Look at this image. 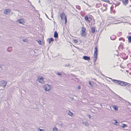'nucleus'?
<instances>
[{
  "label": "nucleus",
  "instance_id": "54",
  "mask_svg": "<svg viewBox=\"0 0 131 131\" xmlns=\"http://www.w3.org/2000/svg\"><path fill=\"white\" fill-rule=\"evenodd\" d=\"M86 4L88 5L86 3Z\"/></svg>",
  "mask_w": 131,
  "mask_h": 131
},
{
  "label": "nucleus",
  "instance_id": "24",
  "mask_svg": "<svg viewBox=\"0 0 131 131\" xmlns=\"http://www.w3.org/2000/svg\"><path fill=\"white\" fill-rule=\"evenodd\" d=\"M38 43L40 45H41L42 44V45H44V41H37Z\"/></svg>",
  "mask_w": 131,
  "mask_h": 131
},
{
  "label": "nucleus",
  "instance_id": "22",
  "mask_svg": "<svg viewBox=\"0 0 131 131\" xmlns=\"http://www.w3.org/2000/svg\"><path fill=\"white\" fill-rule=\"evenodd\" d=\"M113 108L114 109L115 111H117L118 110V108L116 106H113Z\"/></svg>",
  "mask_w": 131,
  "mask_h": 131
},
{
  "label": "nucleus",
  "instance_id": "41",
  "mask_svg": "<svg viewBox=\"0 0 131 131\" xmlns=\"http://www.w3.org/2000/svg\"><path fill=\"white\" fill-rule=\"evenodd\" d=\"M128 56H126V58H124V60H126V59H128Z\"/></svg>",
  "mask_w": 131,
  "mask_h": 131
},
{
  "label": "nucleus",
  "instance_id": "1",
  "mask_svg": "<svg viewBox=\"0 0 131 131\" xmlns=\"http://www.w3.org/2000/svg\"><path fill=\"white\" fill-rule=\"evenodd\" d=\"M86 29L83 27H82L81 31V35L82 36H85L86 35L85 32Z\"/></svg>",
  "mask_w": 131,
  "mask_h": 131
},
{
  "label": "nucleus",
  "instance_id": "36",
  "mask_svg": "<svg viewBox=\"0 0 131 131\" xmlns=\"http://www.w3.org/2000/svg\"><path fill=\"white\" fill-rule=\"evenodd\" d=\"M64 20H65L64 23L65 24H66L67 23V18H65Z\"/></svg>",
  "mask_w": 131,
  "mask_h": 131
},
{
  "label": "nucleus",
  "instance_id": "46",
  "mask_svg": "<svg viewBox=\"0 0 131 131\" xmlns=\"http://www.w3.org/2000/svg\"><path fill=\"white\" fill-rule=\"evenodd\" d=\"M79 41H74V42L75 43H77Z\"/></svg>",
  "mask_w": 131,
  "mask_h": 131
},
{
  "label": "nucleus",
  "instance_id": "6",
  "mask_svg": "<svg viewBox=\"0 0 131 131\" xmlns=\"http://www.w3.org/2000/svg\"><path fill=\"white\" fill-rule=\"evenodd\" d=\"M60 17L62 20H63V19L66 18H67L64 12H63L60 15Z\"/></svg>",
  "mask_w": 131,
  "mask_h": 131
},
{
  "label": "nucleus",
  "instance_id": "23",
  "mask_svg": "<svg viewBox=\"0 0 131 131\" xmlns=\"http://www.w3.org/2000/svg\"><path fill=\"white\" fill-rule=\"evenodd\" d=\"M114 124L116 125H118V123L117 121L116 120H114Z\"/></svg>",
  "mask_w": 131,
  "mask_h": 131
},
{
  "label": "nucleus",
  "instance_id": "47",
  "mask_svg": "<svg viewBox=\"0 0 131 131\" xmlns=\"http://www.w3.org/2000/svg\"><path fill=\"white\" fill-rule=\"evenodd\" d=\"M53 42V41H49V44H50L51 43V42Z\"/></svg>",
  "mask_w": 131,
  "mask_h": 131
},
{
  "label": "nucleus",
  "instance_id": "42",
  "mask_svg": "<svg viewBox=\"0 0 131 131\" xmlns=\"http://www.w3.org/2000/svg\"><path fill=\"white\" fill-rule=\"evenodd\" d=\"M39 130L38 131H44V130L43 129H40L39 128Z\"/></svg>",
  "mask_w": 131,
  "mask_h": 131
},
{
  "label": "nucleus",
  "instance_id": "56",
  "mask_svg": "<svg viewBox=\"0 0 131 131\" xmlns=\"http://www.w3.org/2000/svg\"><path fill=\"white\" fill-rule=\"evenodd\" d=\"M39 41H40L41 40H39Z\"/></svg>",
  "mask_w": 131,
  "mask_h": 131
},
{
  "label": "nucleus",
  "instance_id": "26",
  "mask_svg": "<svg viewBox=\"0 0 131 131\" xmlns=\"http://www.w3.org/2000/svg\"><path fill=\"white\" fill-rule=\"evenodd\" d=\"M122 124V126H121V127H122L123 128H124L127 127V125H126V124Z\"/></svg>",
  "mask_w": 131,
  "mask_h": 131
},
{
  "label": "nucleus",
  "instance_id": "49",
  "mask_svg": "<svg viewBox=\"0 0 131 131\" xmlns=\"http://www.w3.org/2000/svg\"><path fill=\"white\" fill-rule=\"evenodd\" d=\"M23 41H25V40H24V39H23Z\"/></svg>",
  "mask_w": 131,
  "mask_h": 131
},
{
  "label": "nucleus",
  "instance_id": "15",
  "mask_svg": "<svg viewBox=\"0 0 131 131\" xmlns=\"http://www.w3.org/2000/svg\"><path fill=\"white\" fill-rule=\"evenodd\" d=\"M54 37L55 38H57L58 37V35L57 32L56 31H55L54 32Z\"/></svg>",
  "mask_w": 131,
  "mask_h": 131
},
{
  "label": "nucleus",
  "instance_id": "59",
  "mask_svg": "<svg viewBox=\"0 0 131 131\" xmlns=\"http://www.w3.org/2000/svg\"><path fill=\"white\" fill-rule=\"evenodd\" d=\"M130 57H131V56H130Z\"/></svg>",
  "mask_w": 131,
  "mask_h": 131
},
{
  "label": "nucleus",
  "instance_id": "18",
  "mask_svg": "<svg viewBox=\"0 0 131 131\" xmlns=\"http://www.w3.org/2000/svg\"><path fill=\"white\" fill-rule=\"evenodd\" d=\"M115 95L118 97V99L119 100L121 101L123 100V99L122 97H121L120 96H118L117 94H115Z\"/></svg>",
  "mask_w": 131,
  "mask_h": 131
},
{
  "label": "nucleus",
  "instance_id": "16",
  "mask_svg": "<svg viewBox=\"0 0 131 131\" xmlns=\"http://www.w3.org/2000/svg\"><path fill=\"white\" fill-rule=\"evenodd\" d=\"M122 43H121V44L119 45V46L118 47V49H121L122 50H123V45L122 44Z\"/></svg>",
  "mask_w": 131,
  "mask_h": 131
},
{
  "label": "nucleus",
  "instance_id": "31",
  "mask_svg": "<svg viewBox=\"0 0 131 131\" xmlns=\"http://www.w3.org/2000/svg\"><path fill=\"white\" fill-rule=\"evenodd\" d=\"M54 39L52 38H50L49 39V41H53Z\"/></svg>",
  "mask_w": 131,
  "mask_h": 131
},
{
  "label": "nucleus",
  "instance_id": "39",
  "mask_svg": "<svg viewBox=\"0 0 131 131\" xmlns=\"http://www.w3.org/2000/svg\"><path fill=\"white\" fill-rule=\"evenodd\" d=\"M75 79L77 80V81H76L75 80H74V79H72L73 80H74L75 81H79V79H78V78H76Z\"/></svg>",
  "mask_w": 131,
  "mask_h": 131
},
{
  "label": "nucleus",
  "instance_id": "7",
  "mask_svg": "<svg viewBox=\"0 0 131 131\" xmlns=\"http://www.w3.org/2000/svg\"><path fill=\"white\" fill-rule=\"evenodd\" d=\"M110 79L112 80V81L114 82V83L117 84L118 85H119V83L120 80H116L115 79H112L111 78H110Z\"/></svg>",
  "mask_w": 131,
  "mask_h": 131
},
{
  "label": "nucleus",
  "instance_id": "28",
  "mask_svg": "<svg viewBox=\"0 0 131 131\" xmlns=\"http://www.w3.org/2000/svg\"><path fill=\"white\" fill-rule=\"evenodd\" d=\"M127 38H128V41H131V36H128Z\"/></svg>",
  "mask_w": 131,
  "mask_h": 131
},
{
  "label": "nucleus",
  "instance_id": "13",
  "mask_svg": "<svg viewBox=\"0 0 131 131\" xmlns=\"http://www.w3.org/2000/svg\"><path fill=\"white\" fill-rule=\"evenodd\" d=\"M126 85L125 86H126V88H131V84L127 82H126Z\"/></svg>",
  "mask_w": 131,
  "mask_h": 131
},
{
  "label": "nucleus",
  "instance_id": "4",
  "mask_svg": "<svg viewBox=\"0 0 131 131\" xmlns=\"http://www.w3.org/2000/svg\"><path fill=\"white\" fill-rule=\"evenodd\" d=\"M126 82L120 81L119 82V85L122 86H125L126 83Z\"/></svg>",
  "mask_w": 131,
  "mask_h": 131
},
{
  "label": "nucleus",
  "instance_id": "35",
  "mask_svg": "<svg viewBox=\"0 0 131 131\" xmlns=\"http://www.w3.org/2000/svg\"><path fill=\"white\" fill-rule=\"evenodd\" d=\"M109 89L110 90V91H111V92L112 93H113V94H115V96H116V95H115V94H116L111 89H110L109 88Z\"/></svg>",
  "mask_w": 131,
  "mask_h": 131
},
{
  "label": "nucleus",
  "instance_id": "57",
  "mask_svg": "<svg viewBox=\"0 0 131 131\" xmlns=\"http://www.w3.org/2000/svg\"><path fill=\"white\" fill-rule=\"evenodd\" d=\"M72 99H73V100L74 99L73 98Z\"/></svg>",
  "mask_w": 131,
  "mask_h": 131
},
{
  "label": "nucleus",
  "instance_id": "10",
  "mask_svg": "<svg viewBox=\"0 0 131 131\" xmlns=\"http://www.w3.org/2000/svg\"><path fill=\"white\" fill-rule=\"evenodd\" d=\"M17 22L19 23L20 24H23L24 23V21L22 19H20L18 20H17Z\"/></svg>",
  "mask_w": 131,
  "mask_h": 131
},
{
  "label": "nucleus",
  "instance_id": "27",
  "mask_svg": "<svg viewBox=\"0 0 131 131\" xmlns=\"http://www.w3.org/2000/svg\"><path fill=\"white\" fill-rule=\"evenodd\" d=\"M73 113L70 112V111H69L68 114L70 116H72L73 115Z\"/></svg>",
  "mask_w": 131,
  "mask_h": 131
},
{
  "label": "nucleus",
  "instance_id": "58",
  "mask_svg": "<svg viewBox=\"0 0 131 131\" xmlns=\"http://www.w3.org/2000/svg\"><path fill=\"white\" fill-rule=\"evenodd\" d=\"M24 42H26V41H24Z\"/></svg>",
  "mask_w": 131,
  "mask_h": 131
},
{
  "label": "nucleus",
  "instance_id": "12",
  "mask_svg": "<svg viewBox=\"0 0 131 131\" xmlns=\"http://www.w3.org/2000/svg\"><path fill=\"white\" fill-rule=\"evenodd\" d=\"M43 78L42 77H41V78H38L37 80L39 82L42 83L43 82Z\"/></svg>",
  "mask_w": 131,
  "mask_h": 131
},
{
  "label": "nucleus",
  "instance_id": "17",
  "mask_svg": "<svg viewBox=\"0 0 131 131\" xmlns=\"http://www.w3.org/2000/svg\"><path fill=\"white\" fill-rule=\"evenodd\" d=\"M84 19L86 21L89 22H90V20L89 19L88 17L87 16H85Z\"/></svg>",
  "mask_w": 131,
  "mask_h": 131
},
{
  "label": "nucleus",
  "instance_id": "33",
  "mask_svg": "<svg viewBox=\"0 0 131 131\" xmlns=\"http://www.w3.org/2000/svg\"><path fill=\"white\" fill-rule=\"evenodd\" d=\"M70 66V64L69 63H68V64H66L64 65V66L65 67H69Z\"/></svg>",
  "mask_w": 131,
  "mask_h": 131
},
{
  "label": "nucleus",
  "instance_id": "48",
  "mask_svg": "<svg viewBox=\"0 0 131 131\" xmlns=\"http://www.w3.org/2000/svg\"><path fill=\"white\" fill-rule=\"evenodd\" d=\"M73 41H77V40H74Z\"/></svg>",
  "mask_w": 131,
  "mask_h": 131
},
{
  "label": "nucleus",
  "instance_id": "52",
  "mask_svg": "<svg viewBox=\"0 0 131 131\" xmlns=\"http://www.w3.org/2000/svg\"><path fill=\"white\" fill-rule=\"evenodd\" d=\"M83 3H85V2L84 1H83Z\"/></svg>",
  "mask_w": 131,
  "mask_h": 131
},
{
  "label": "nucleus",
  "instance_id": "14",
  "mask_svg": "<svg viewBox=\"0 0 131 131\" xmlns=\"http://www.w3.org/2000/svg\"><path fill=\"white\" fill-rule=\"evenodd\" d=\"M91 32L93 34L95 32V29L94 27H92L91 28Z\"/></svg>",
  "mask_w": 131,
  "mask_h": 131
},
{
  "label": "nucleus",
  "instance_id": "5",
  "mask_svg": "<svg viewBox=\"0 0 131 131\" xmlns=\"http://www.w3.org/2000/svg\"><path fill=\"white\" fill-rule=\"evenodd\" d=\"M97 46H96L95 48L94 52V56L95 57H97Z\"/></svg>",
  "mask_w": 131,
  "mask_h": 131
},
{
  "label": "nucleus",
  "instance_id": "32",
  "mask_svg": "<svg viewBox=\"0 0 131 131\" xmlns=\"http://www.w3.org/2000/svg\"><path fill=\"white\" fill-rule=\"evenodd\" d=\"M103 1L104 2H106L107 3H109L110 2V1L109 0H103Z\"/></svg>",
  "mask_w": 131,
  "mask_h": 131
},
{
  "label": "nucleus",
  "instance_id": "37",
  "mask_svg": "<svg viewBox=\"0 0 131 131\" xmlns=\"http://www.w3.org/2000/svg\"><path fill=\"white\" fill-rule=\"evenodd\" d=\"M70 75L71 76H73L74 77H76V75L75 74H70Z\"/></svg>",
  "mask_w": 131,
  "mask_h": 131
},
{
  "label": "nucleus",
  "instance_id": "29",
  "mask_svg": "<svg viewBox=\"0 0 131 131\" xmlns=\"http://www.w3.org/2000/svg\"><path fill=\"white\" fill-rule=\"evenodd\" d=\"M119 40H123V41H125L124 39L123 38H120L119 39Z\"/></svg>",
  "mask_w": 131,
  "mask_h": 131
},
{
  "label": "nucleus",
  "instance_id": "51",
  "mask_svg": "<svg viewBox=\"0 0 131 131\" xmlns=\"http://www.w3.org/2000/svg\"><path fill=\"white\" fill-rule=\"evenodd\" d=\"M68 42H69V43H71L70 42V41H68Z\"/></svg>",
  "mask_w": 131,
  "mask_h": 131
},
{
  "label": "nucleus",
  "instance_id": "19",
  "mask_svg": "<svg viewBox=\"0 0 131 131\" xmlns=\"http://www.w3.org/2000/svg\"><path fill=\"white\" fill-rule=\"evenodd\" d=\"M56 74L60 77L62 76V74L58 71H57L56 73Z\"/></svg>",
  "mask_w": 131,
  "mask_h": 131
},
{
  "label": "nucleus",
  "instance_id": "30",
  "mask_svg": "<svg viewBox=\"0 0 131 131\" xmlns=\"http://www.w3.org/2000/svg\"><path fill=\"white\" fill-rule=\"evenodd\" d=\"M94 62H95L96 61V59H97V57H95V56H94Z\"/></svg>",
  "mask_w": 131,
  "mask_h": 131
},
{
  "label": "nucleus",
  "instance_id": "43",
  "mask_svg": "<svg viewBox=\"0 0 131 131\" xmlns=\"http://www.w3.org/2000/svg\"><path fill=\"white\" fill-rule=\"evenodd\" d=\"M53 130H58V129H57V128L56 127H54V128H53Z\"/></svg>",
  "mask_w": 131,
  "mask_h": 131
},
{
  "label": "nucleus",
  "instance_id": "20",
  "mask_svg": "<svg viewBox=\"0 0 131 131\" xmlns=\"http://www.w3.org/2000/svg\"><path fill=\"white\" fill-rule=\"evenodd\" d=\"M116 36H115L113 35L110 38L112 40H115L114 38H115Z\"/></svg>",
  "mask_w": 131,
  "mask_h": 131
},
{
  "label": "nucleus",
  "instance_id": "34",
  "mask_svg": "<svg viewBox=\"0 0 131 131\" xmlns=\"http://www.w3.org/2000/svg\"><path fill=\"white\" fill-rule=\"evenodd\" d=\"M12 48V47H9L7 49V50L8 52H10L11 51L9 49Z\"/></svg>",
  "mask_w": 131,
  "mask_h": 131
},
{
  "label": "nucleus",
  "instance_id": "21",
  "mask_svg": "<svg viewBox=\"0 0 131 131\" xmlns=\"http://www.w3.org/2000/svg\"><path fill=\"white\" fill-rule=\"evenodd\" d=\"M89 83V85L91 86H93V82H90V81H89L88 82Z\"/></svg>",
  "mask_w": 131,
  "mask_h": 131
},
{
  "label": "nucleus",
  "instance_id": "38",
  "mask_svg": "<svg viewBox=\"0 0 131 131\" xmlns=\"http://www.w3.org/2000/svg\"><path fill=\"white\" fill-rule=\"evenodd\" d=\"M88 116L89 117V118H91L92 117H91V116L90 114L88 115Z\"/></svg>",
  "mask_w": 131,
  "mask_h": 131
},
{
  "label": "nucleus",
  "instance_id": "53",
  "mask_svg": "<svg viewBox=\"0 0 131 131\" xmlns=\"http://www.w3.org/2000/svg\"><path fill=\"white\" fill-rule=\"evenodd\" d=\"M123 54H125V53H123Z\"/></svg>",
  "mask_w": 131,
  "mask_h": 131
},
{
  "label": "nucleus",
  "instance_id": "9",
  "mask_svg": "<svg viewBox=\"0 0 131 131\" xmlns=\"http://www.w3.org/2000/svg\"><path fill=\"white\" fill-rule=\"evenodd\" d=\"M10 9H5L4 11V13L5 14H8L10 13Z\"/></svg>",
  "mask_w": 131,
  "mask_h": 131
},
{
  "label": "nucleus",
  "instance_id": "55",
  "mask_svg": "<svg viewBox=\"0 0 131 131\" xmlns=\"http://www.w3.org/2000/svg\"><path fill=\"white\" fill-rule=\"evenodd\" d=\"M129 42L131 43V41H129Z\"/></svg>",
  "mask_w": 131,
  "mask_h": 131
},
{
  "label": "nucleus",
  "instance_id": "11",
  "mask_svg": "<svg viewBox=\"0 0 131 131\" xmlns=\"http://www.w3.org/2000/svg\"><path fill=\"white\" fill-rule=\"evenodd\" d=\"M128 2V0H123L122 3L124 6H126Z\"/></svg>",
  "mask_w": 131,
  "mask_h": 131
},
{
  "label": "nucleus",
  "instance_id": "25",
  "mask_svg": "<svg viewBox=\"0 0 131 131\" xmlns=\"http://www.w3.org/2000/svg\"><path fill=\"white\" fill-rule=\"evenodd\" d=\"M83 123L85 124L86 126H88L89 125V123L86 121L83 122Z\"/></svg>",
  "mask_w": 131,
  "mask_h": 131
},
{
  "label": "nucleus",
  "instance_id": "45",
  "mask_svg": "<svg viewBox=\"0 0 131 131\" xmlns=\"http://www.w3.org/2000/svg\"><path fill=\"white\" fill-rule=\"evenodd\" d=\"M45 15H46V17H47V18H48V19H49V18H48V16H47V15L46 14H45Z\"/></svg>",
  "mask_w": 131,
  "mask_h": 131
},
{
  "label": "nucleus",
  "instance_id": "40",
  "mask_svg": "<svg viewBox=\"0 0 131 131\" xmlns=\"http://www.w3.org/2000/svg\"><path fill=\"white\" fill-rule=\"evenodd\" d=\"M78 90H80L81 89V87L80 85H79L78 86Z\"/></svg>",
  "mask_w": 131,
  "mask_h": 131
},
{
  "label": "nucleus",
  "instance_id": "44",
  "mask_svg": "<svg viewBox=\"0 0 131 131\" xmlns=\"http://www.w3.org/2000/svg\"><path fill=\"white\" fill-rule=\"evenodd\" d=\"M2 67L0 65V70H2Z\"/></svg>",
  "mask_w": 131,
  "mask_h": 131
},
{
  "label": "nucleus",
  "instance_id": "2",
  "mask_svg": "<svg viewBox=\"0 0 131 131\" xmlns=\"http://www.w3.org/2000/svg\"><path fill=\"white\" fill-rule=\"evenodd\" d=\"M44 88L46 91H48L50 89V85L48 84H46L44 86Z\"/></svg>",
  "mask_w": 131,
  "mask_h": 131
},
{
  "label": "nucleus",
  "instance_id": "50",
  "mask_svg": "<svg viewBox=\"0 0 131 131\" xmlns=\"http://www.w3.org/2000/svg\"><path fill=\"white\" fill-rule=\"evenodd\" d=\"M129 7H131V5H130L129 6Z\"/></svg>",
  "mask_w": 131,
  "mask_h": 131
},
{
  "label": "nucleus",
  "instance_id": "8",
  "mask_svg": "<svg viewBox=\"0 0 131 131\" xmlns=\"http://www.w3.org/2000/svg\"><path fill=\"white\" fill-rule=\"evenodd\" d=\"M83 58L84 60L89 61L90 60V57L86 56H84L83 57Z\"/></svg>",
  "mask_w": 131,
  "mask_h": 131
},
{
  "label": "nucleus",
  "instance_id": "3",
  "mask_svg": "<svg viewBox=\"0 0 131 131\" xmlns=\"http://www.w3.org/2000/svg\"><path fill=\"white\" fill-rule=\"evenodd\" d=\"M6 82L2 80L0 82V86H3L4 88L6 86Z\"/></svg>",
  "mask_w": 131,
  "mask_h": 131
}]
</instances>
